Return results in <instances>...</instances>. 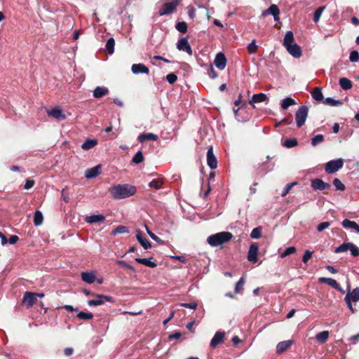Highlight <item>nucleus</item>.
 Wrapping results in <instances>:
<instances>
[{
	"label": "nucleus",
	"instance_id": "29",
	"mask_svg": "<svg viewBox=\"0 0 359 359\" xmlns=\"http://www.w3.org/2000/svg\"><path fill=\"white\" fill-rule=\"evenodd\" d=\"M81 279L86 283L91 284L95 280V276L93 272H83Z\"/></svg>",
	"mask_w": 359,
	"mask_h": 359
},
{
	"label": "nucleus",
	"instance_id": "50",
	"mask_svg": "<svg viewBox=\"0 0 359 359\" xmlns=\"http://www.w3.org/2000/svg\"><path fill=\"white\" fill-rule=\"evenodd\" d=\"M333 184L337 190L344 191L346 189L345 185L338 178L334 179Z\"/></svg>",
	"mask_w": 359,
	"mask_h": 359
},
{
	"label": "nucleus",
	"instance_id": "31",
	"mask_svg": "<svg viewBox=\"0 0 359 359\" xmlns=\"http://www.w3.org/2000/svg\"><path fill=\"white\" fill-rule=\"evenodd\" d=\"M152 258H150V259H145V258H135V261L139 264H143L146 266H148V267H150V268H154L157 266V264L154 262H152L151 259Z\"/></svg>",
	"mask_w": 359,
	"mask_h": 359
},
{
	"label": "nucleus",
	"instance_id": "30",
	"mask_svg": "<svg viewBox=\"0 0 359 359\" xmlns=\"http://www.w3.org/2000/svg\"><path fill=\"white\" fill-rule=\"evenodd\" d=\"M164 184V178L154 179L149 183V187L151 189H160Z\"/></svg>",
	"mask_w": 359,
	"mask_h": 359
},
{
	"label": "nucleus",
	"instance_id": "9",
	"mask_svg": "<svg viewBox=\"0 0 359 359\" xmlns=\"http://www.w3.org/2000/svg\"><path fill=\"white\" fill-rule=\"evenodd\" d=\"M95 299H90L88 301V304L90 306H100L106 302H113V298L110 296L104 294H95Z\"/></svg>",
	"mask_w": 359,
	"mask_h": 359
},
{
	"label": "nucleus",
	"instance_id": "62",
	"mask_svg": "<svg viewBox=\"0 0 359 359\" xmlns=\"http://www.w3.org/2000/svg\"><path fill=\"white\" fill-rule=\"evenodd\" d=\"M19 240V238L18 236L16 235H12L10 238H9V240L8 241V242L11 244V245H13L15 243H17V241Z\"/></svg>",
	"mask_w": 359,
	"mask_h": 359
},
{
	"label": "nucleus",
	"instance_id": "15",
	"mask_svg": "<svg viewBox=\"0 0 359 359\" xmlns=\"http://www.w3.org/2000/svg\"><path fill=\"white\" fill-rule=\"evenodd\" d=\"M224 332H217L210 341V346L213 348H216L219 344L224 341Z\"/></svg>",
	"mask_w": 359,
	"mask_h": 359
},
{
	"label": "nucleus",
	"instance_id": "14",
	"mask_svg": "<svg viewBox=\"0 0 359 359\" xmlns=\"http://www.w3.org/2000/svg\"><path fill=\"white\" fill-rule=\"evenodd\" d=\"M207 163L211 169H215L217 167V160L213 153L212 147H210L208 150Z\"/></svg>",
	"mask_w": 359,
	"mask_h": 359
},
{
	"label": "nucleus",
	"instance_id": "51",
	"mask_svg": "<svg viewBox=\"0 0 359 359\" xmlns=\"http://www.w3.org/2000/svg\"><path fill=\"white\" fill-rule=\"evenodd\" d=\"M324 9H325V7L321 6L315 11L314 14H313V21L315 22H317L319 20Z\"/></svg>",
	"mask_w": 359,
	"mask_h": 359
},
{
	"label": "nucleus",
	"instance_id": "1",
	"mask_svg": "<svg viewBox=\"0 0 359 359\" xmlns=\"http://www.w3.org/2000/svg\"><path fill=\"white\" fill-rule=\"evenodd\" d=\"M137 192L135 186L130 184H117L109 189V193L115 199H122L133 196Z\"/></svg>",
	"mask_w": 359,
	"mask_h": 359
},
{
	"label": "nucleus",
	"instance_id": "57",
	"mask_svg": "<svg viewBox=\"0 0 359 359\" xmlns=\"http://www.w3.org/2000/svg\"><path fill=\"white\" fill-rule=\"evenodd\" d=\"M312 255H313V252H311L310 250H306L304 252V255H303V257H302V262L304 264H306L308 262V261L311 258Z\"/></svg>",
	"mask_w": 359,
	"mask_h": 359
},
{
	"label": "nucleus",
	"instance_id": "23",
	"mask_svg": "<svg viewBox=\"0 0 359 359\" xmlns=\"http://www.w3.org/2000/svg\"><path fill=\"white\" fill-rule=\"evenodd\" d=\"M292 341L290 340L280 341L277 344L276 353L280 354L285 352L288 348L291 346Z\"/></svg>",
	"mask_w": 359,
	"mask_h": 359
},
{
	"label": "nucleus",
	"instance_id": "26",
	"mask_svg": "<svg viewBox=\"0 0 359 359\" xmlns=\"http://www.w3.org/2000/svg\"><path fill=\"white\" fill-rule=\"evenodd\" d=\"M105 220V217L103 215H93L88 216L86 218V222L89 224L97 222H102Z\"/></svg>",
	"mask_w": 359,
	"mask_h": 359
},
{
	"label": "nucleus",
	"instance_id": "38",
	"mask_svg": "<svg viewBox=\"0 0 359 359\" xmlns=\"http://www.w3.org/2000/svg\"><path fill=\"white\" fill-rule=\"evenodd\" d=\"M323 104L332 107H338L343 104L342 102L338 100H334L332 97H327L323 101Z\"/></svg>",
	"mask_w": 359,
	"mask_h": 359
},
{
	"label": "nucleus",
	"instance_id": "34",
	"mask_svg": "<svg viewBox=\"0 0 359 359\" xmlns=\"http://www.w3.org/2000/svg\"><path fill=\"white\" fill-rule=\"evenodd\" d=\"M339 85L344 90H349L352 88V81L347 78H341L339 79Z\"/></svg>",
	"mask_w": 359,
	"mask_h": 359
},
{
	"label": "nucleus",
	"instance_id": "54",
	"mask_svg": "<svg viewBox=\"0 0 359 359\" xmlns=\"http://www.w3.org/2000/svg\"><path fill=\"white\" fill-rule=\"evenodd\" d=\"M116 263H117V264H118L119 266H123V267H124V268H126V269H129V270L132 271L133 273H135V270L134 267H133V266H132L131 265H130V264H127V263H126L125 261H123V260H117V261H116Z\"/></svg>",
	"mask_w": 359,
	"mask_h": 359
},
{
	"label": "nucleus",
	"instance_id": "41",
	"mask_svg": "<svg viewBox=\"0 0 359 359\" xmlns=\"http://www.w3.org/2000/svg\"><path fill=\"white\" fill-rule=\"evenodd\" d=\"M245 283V277H241L236 284V286H235V292L236 293H241L243 292Z\"/></svg>",
	"mask_w": 359,
	"mask_h": 359
},
{
	"label": "nucleus",
	"instance_id": "33",
	"mask_svg": "<svg viewBox=\"0 0 359 359\" xmlns=\"http://www.w3.org/2000/svg\"><path fill=\"white\" fill-rule=\"evenodd\" d=\"M294 39L292 32L287 31L284 36L283 46L286 48L294 43Z\"/></svg>",
	"mask_w": 359,
	"mask_h": 359
},
{
	"label": "nucleus",
	"instance_id": "32",
	"mask_svg": "<svg viewBox=\"0 0 359 359\" xmlns=\"http://www.w3.org/2000/svg\"><path fill=\"white\" fill-rule=\"evenodd\" d=\"M312 97L318 102H321L324 100V97L321 91V88L316 87L311 92Z\"/></svg>",
	"mask_w": 359,
	"mask_h": 359
},
{
	"label": "nucleus",
	"instance_id": "2",
	"mask_svg": "<svg viewBox=\"0 0 359 359\" xmlns=\"http://www.w3.org/2000/svg\"><path fill=\"white\" fill-rule=\"evenodd\" d=\"M233 238V234L229 231H222L208 237V243L212 247L228 243Z\"/></svg>",
	"mask_w": 359,
	"mask_h": 359
},
{
	"label": "nucleus",
	"instance_id": "35",
	"mask_svg": "<svg viewBox=\"0 0 359 359\" xmlns=\"http://www.w3.org/2000/svg\"><path fill=\"white\" fill-rule=\"evenodd\" d=\"M97 141L95 139H88L81 145V148L84 150H88L95 145H97Z\"/></svg>",
	"mask_w": 359,
	"mask_h": 359
},
{
	"label": "nucleus",
	"instance_id": "37",
	"mask_svg": "<svg viewBox=\"0 0 359 359\" xmlns=\"http://www.w3.org/2000/svg\"><path fill=\"white\" fill-rule=\"evenodd\" d=\"M296 102L294 99H292L290 97H287L285 99H283L281 102V107L283 109H287L289 107L295 105Z\"/></svg>",
	"mask_w": 359,
	"mask_h": 359
},
{
	"label": "nucleus",
	"instance_id": "6",
	"mask_svg": "<svg viewBox=\"0 0 359 359\" xmlns=\"http://www.w3.org/2000/svg\"><path fill=\"white\" fill-rule=\"evenodd\" d=\"M309 108L306 105L301 106L295 114V120L298 128H301L308 116Z\"/></svg>",
	"mask_w": 359,
	"mask_h": 359
},
{
	"label": "nucleus",
	"instance_id": "5",
	"mask_svg": "<svg viewBox=\"0 0 359 359\" xmlns=\"http://www.w3.org/2000/svg\"><path fill=\"white\" fill-rule=\"evenodd\" d=\"M344 301L346 302L350 311L352 313H354L356 310L353 308L352 302H357L359 301V287H355L351 292H348L346 295Z\"/></svg>",
	"mask_w": 359,
	"mask_h": 359
},
{
	"label": "nucleus",
	"instance_id": "43",
	"mask_svg": "<svg viewBox=\"0 0 359 359\" xmlns=\"http://www.w3.org/2000/svg\"><path fill=\"white\" fill-rule=\"evenodd\" d=\"M175 28L180 33L184 34L187 32V24L184 21L178 22L175 25Z\"/></svg>",
	"mask_w": 359,
	"mask_h": 359
},
{
	"label": "nucleus",
	"instance_id": "39",
	"mask_svg": "<svg viewBox=\"0 0 359 359\" xmlns=\"http://www.w3.org/2000/svg\"><path fill=\"white\" fill-rule=\"evenodd\" d=\"M115 41L113 38H109L106 43L105 48L107 53L111 55L114 51Z\"/></svg>",
	"mask_w": 359,
	"mask_h": 359
},
{
	"label": "nucleus",
	"instance_id": "28",
	"mask_svg": "<svg viewBox=\"0 0 359 359\" xmlns=\"http://www.w3.org/2000/svg\"><path fill=\"white\" fill-rule=\"evenodd\" d=\"M108 93L109 90L107 88L97 86L93 91V96L95 98H100L108 94Z\"/></svg>",
	"mask_w": 359,
	"mask_h": 359
},
{
	"label": "nucleus",
	"instance_id": "7",
	"mask_svg": "<svg viewBox=\"0 0 359 359\" xmlns=\"http://www.w3.org/2000/svg\"><path fill=\"white\" fill-rule=\"evenodd\" d=\"M343 165V159L339 158L337 160H332L326 163L325 170L327 173L332 174L341 169Z\"/></svg>",
	"mask_w": 359,
	"mask_h": 359
},
{
	"label": "nucleus",
	"instance_id": "59",
	"mask_svg": "<svg viewBox=\"0 0 359 359\" xmlns=\"http://www.w3.org/2000/svg\"><path fill=\"white\" fill-rule=\"evenodd\" d=\"M146 229L148 234L153 240L157 241L158 243H162V241L160 239V238L158 237L156 234H154L147 226Z\"/></svg>",
	"mask_w": 359,
	"mask_h": 359
},
{
	"label": "nucleus",
	"instance_id": "64",
	"mask_svg": "<svg viewBox=\"0 0 359 359\" xmlns=\"http://www.w3.org/2000/svg\"><path fill=\"white\" fill-rule=\"evenodd\" d=\"M325 269L329 271L331 273H337V270L333 266H331V265H327L325 266Z\"/></svg>",
	"mask_w": 359,
	"mask_h": 359
},
{
	"label": "nucleus",
	"instance_id": "22",
	"mask_svg": "<svg viewBox=\"0 0 359 359\" xmlns=\"http://www.w3.org/2000/svg\"><path fill=\"white\" fill-rule=\"evenodd\" d=\"M318 282L320 283L327 284L335 290H339V284H338L337 282L332 278L321 277L318 279Z\"/></svg>",
	"mask_w": 359,
	"mask_h": 359
},
{
	"label": "nucleus",
	"instance_id": "56",
	"mask_svg": "<svg viewBox=\"0 0 359 359\" xmlns=\"http://www.w3.org/2000/svg\"><path fill=\"white\" fill-rule=\"evenodd\" d=\"M166 80L169 83L173 84L177 80V76L174 73H170L166 76Z\"/></svg>",
	"mask_w": 359,
	"mask_h": 359
},
{
	"label": "nucleus",
	"instance_id": "49",
	"mask_svg": "<svg viewBox=\"0 0 359 359\" xmlns=\"http://www.w3.org/2000/svg\"><path fill=\"white\" fill-rule=\"evenodd\" d=\"M324 141V136L321 134H318L315 135L311 139V144L313 146H316L318 144L321 143Z\"/></svg>",
	"mask_w": 359,
	"mask_h": 359
},
{
	"label": "nucleus",
	"instance_id": "40",
	"mask_svg": "<svg viewBox=\"0 0 359 359\" xmlns=\"http://www.w3.org/2000/svg\"><path fill=\"white\" fill-rule=\"evenodd\" d=\"M43 215L39 210H36L34 215V224L35 226H39L43 222Z\"/></svg>",
	"mask_w": 359,
	"mask_h": 359
},
{
	"label": "nucleus",
	"instance_id": "44",
	"mask_svg": "<svg viewBox=\"0 0 359 359\" xmlns=\"http://www.w3.org/2000/svg\"><path fill=\"white\" fill-rule=\"evenodd\" d=\"M128 233V229L126 226L119 225L112 230L111 234L116 235L119 233Z\"/></svg>",
	"mask_w": 359,
	"mask_h": 359
},
{
	"label": "nucleus",
	"instance_id": "60",
	"mask_svg": "<svg viewBox=\"0 0 359 359\" xmlns=\"http://www.w3.org/2000/svg\"><path fill=\"white\" fill-rule=\"evenodd\" d=\"M330 224L328 222H321L320 224H319L318 225L317 230L318 231H322L326 229L327 228H328L330 226Z\"/></svg>",
	"mask_w": 359,
	"mask_h": 359
},
{
	"label": "nucleus",
	"instance_id": "24",
	"mask_svg": "<svg viewBox=\"0 0 359 359\" xmlns=\"http://www.w3.org/2000/svg\"><path fill=\"white\" fill-rule=\"evenodd\" d=\"M269 98L264 93H258L254 94L252 97L251 100L250 101V104H252L253 103H259L262 102L268 101Z\"/></svg>",
	"mask_w": 359,
	"mask_h": 359
},
{
	"label": "nucleus",
	"instance_id": "19",
	"mask_svg": "<svg viewBox=\"0 0 359 359\" xmlns=\"http://www.w3.org/2000/svg\"><path fill=\"white\" fill-rule=\"evenodd\" d=\"M101 168L100 165H97L95 167L87 169L85 172V177L88 179L96 177L100 174Z\"/></svg>",
	"mask_w": 359,
	"mask_h": 359
},
{
	"label": "nucleus",
	"instance_id": "21",
	"mask_svg": "<svg viewBox=\"0 0 359 359\" xmlns=\"http://www.w3.org/2000/svg\"><path fill=\"white\" fill-rule=\"evenodd\" d=\"M136 238L144 249L147 250L151 247V244L145 237L143 236L140 230H137Z\"/></svg>",
	"mask_w": 359,
	"mask_h": 359
},
{
	"label": "nucleus",
	"instance_id": "61",
	"mask_svg": "<svg viewBox=\"0 0 359 359\" xmlns=\"http://www.w3.org/2000/svg\"><path fill=\"white\" fill-rule=\"evenodd\" d=\"M34 184H35L34 180H31V179H27V180H26L25 183L24 184V189H29L32 187H33Z\"/></svg>",
	"mask_w": 359,
	"mask_h": 359
},
{
	"label": "nucleus",
	"instance_id": "36",
	"mask_svg": "<svg viewBox=\"0 0 359 359\" xmlns=\"http://www.w3.org/2000/svg\"><path fill=\"white\" fill-rule=\"evenodd\" d=\"M329 332L328 331H323L318 333L316 336V339L321 344L325 343L329 338Z\"/></svg>",
	"mask_w": 359,
	"mask_h": 359
},
{
	"label": "nucleus",
	"instance_id": "63",
	"mask_svg": "<svg viewBox=\"0 0 359 359\" xmlns=\"http://www.w3.org/2000/svg\"><path fill=\"white\" fill-rule=\"evenodd\" d=\"M59 309H64L67 310L69 311H78V308H74L71 305H65V306H62L61 307H59Z\"/></svg>",
	"mask_w": 359,
	"mask_h": 359
},
{
	"label": "nucleus",
	"instance_id": "58",
	"mask_svg": "<svg viewBox=\"0 0 359 359\" xmlns=\"http://www.w3.org/2000/svg\"><path fill=\"white\" fill-rule=\"evenodd\" d=\"M180 306L187 309H196L198 306V304L196 302L182 303Z\"/></svg>",
	"mask_w": 359,
	"mask_h": 359
},
{
	"label": "nucleus",
	"instance_id": "20",
	"mask_svg": "<svg viewBox=\"0 0 359 359\" xmlns=\"http://www.w3.org/2000/svg\"><path fill=\"white\" fill-rule=\"evenodd\" d=\"M48 115L56 118L58 121H62L66 118V115L59 108L53 109L48 111Z\"/></svg>",
	"mask_w": 359,
	"mask_h": 359
},
{
	"label": "nucleus",
	"instance_id": "47",
	"mask_svg": "<svg viewBox=\"0 0 359 359\" xmlns=\"http://www.w3.org/2000/svg\"><path fill=\"white\" fill-rule=\"evenodd\" d=\"M77 317L81 320H88L93 318V315L91 313L81 311L78 313Z\"/></svg>",
	"mask_w": 359,
	"mask_h": 359
},
{
	"label": "nucleus",
	"instance_id": "13",
	"mask_svg": "<svg viewBox=\"0 0 359 359\" xmlns=\"http://www.w3.org/2000/svg\"><path fill=\"white\" fill-rule=\"evenodd\" d=\"M279 14H280V10L277 5L272 4L269 6V8L264 11L262 13V16H266L268 15H273L274 20L277 21L279 20Z\"/></svg>",
	"mask_w": 359,
	"mask_h": 359
},
{
	"label": "nucleus",
	"instance_id": "42",
	"mask_svg": "<svg viewBox=\"0 0 359 359\" xmlns=\"http://www.w3.org/2000/svg\"><path fill=\"white\" fill-rule=\"evenodd\" d=\"M144 156L141 151H138L133 157L132 163L134 164H139L144 161Z\"/></svg>",
	"mask_w": 359,
	"mask_h": 359
},
{
	"label": "nucleus",
	"instance_id": "3",
	"mask_svg": "<svg viewBox=\"0 0 359 359\" xmlns=\"http://www.w3.org/2000/svg\"><path fill=\"white\" fill-rule=\"evenodd\" d=\"M348 250H350L351 255L353 257H356L359 256V248L357 247L354 243H351V242L343 243L339 246L337 247L334 249V252L335 253H341V252H346Z\"/></svg>",
	"mask_w": 359,
	"mask_h": 359
},
{
	"label": "nucleus",
	"instance_id": "16",
	"mask_svg": "<svg viewBox=\"0 0 359 359\" xmlns=\"http://www.w3.org/2000/svg\"><path fill=\"white\" fill-rule=\"evenodd\" d=\"M215 65L220 70L225 68L226 65V58L223 53L220 52L216 55Z\"/></svg>",
	"mask_w": 359,
	"mask_h": 359
},
{
	"label": "nucleus",
	"instance_id": "25",
	"mask_svg": "<svg viewBox=\"0 0 359 359\" xmlns=\"http://www.w3.org/2000/svg\"><path fill=\"white\" fill-rule=\"evenodd\" d=\"M137 139L140 142L142 143L147 140L156 141L158 140V136L151 133H142L138 136Z\"/></svg>",
	"mask_w": 359,
	"mask_h": 359
},
{
	"label": "nucleus",
	"instance_id": "17",
	"mask_svg": "<svg viewBox=\"0 0 359 359\" xmlns=\"http://www.w3.org/2000/svg\"><path fill=\"white\" fill-rule=\"evenodd\" d=\"M286 49L291 55L296 58L300 57L302 55L301 47L295 43L286 47Z\"/></svg>",
	"mask_w": 359,
	"mask_h": 359
},
{
	"label": "nucleus",
	"instance_id": "8",
	"mask_svg": "<svg viewBox=\"0 0 359 359\" xmlns=\"http://www.w3.org/2000/svg\"><path fill=\"white\" fill-rule=\"evenodd\" d=\"M37 302L36 292H25L21 304H25L27 308L32 307Z\"/></svg>",
	"mask_w": 359,
	"mask_h": 359
},
{
	"label": "nucleus",
	"instance_id": "55",
	"mask_svg": "<svg viewBox=\"0 0 359 359\" xmlns=\"http://www.w3.org/2000/svg\"><path fill=\"white\" fill-rule=\"evenodd\" d=\"M349 60L353 62H355L359 60V53L357 50H353L350 53Z\"/></svg>",
	"mask_w": 359,
	"mask_h": 359
},
{
	"label": "nucleus",
	"instance_id": "4",
	"mask_svg": "<svg viewBox=\"0 0 359 359\" xmlns=\"http://www.w3.org/2000/svg\"><path fill=\"white\" fill-rule=\"evenodd\" d=\"M180 1L181 0H171L170 1L165 2L159 9V15H165L174 13Z\"/></svg>",
	"mask_w": 359,
	"mask_h": 359
},
{
	"label": "nucleus",
	"instance_id": "11",
	"mask_svg": "<svg viewBox=\"0 0 359 359\" xmlns=\"http://www.w3.org/2000/svg\"><path fill=\"white\" fill-rule=\"evenodd\" d=\"M177 48L179 50L184 51L189 55H193V51L190 44L189 43L187 37H184L180 39L177 43Z\"/></svg>",
	"mask_w": 359,
	"mask_h": 359
},
{
	"label": "nucleus",
	"instance_id": "52",
	"mask_svg": "<svg viewBox=\"0 0 359 359\" xmlns=\"http://www.w3.org/2000/svg\"><path fill=\"white\" fill-rule=\"evenodd\" d=\"M248 51L250 54L255 53L257 51V46L256 45L255 40H253L248 46Z\"/></svg>",
	"mask_w": 359,
	"mask_h": 359
},
{
	"label": "nucleus",
	"instance_id": "53",
	"mask_svg": "<svg viewBox=\"0 0 359 359\" xmlns=\"http://www.w3.org/2000/svg\"><path fill=\"white\" fill-rule=\"evenodd\" d=\"M297 184V182H292V183H289L287 184L283 189V191L281 194V196L283 197L285 196L292 189V188L295 185Z\"/></svg>",
	"mask_w": 359,
	"mask_h": 359
},
{
	"label": "nucleus",
	"instance_id": "48",
	"mask_svg": "<svg viewBox=\"0 0 359 359\" xmlns=\"http://www.w3.org/2000/svg\"><path fill=\"white\" fill-rule=\"evenodd\" d=\"M296 248L294 247V246H290V247H288L283 252H282L280 254V257L281 258H284V257H286L287 256L290 255H292V254H294L296 252Z\"/></svg>",
	"mask_w": 359,
	"mask_h": 359
},
{
	"label": "nucleus",
	"instance_id": "27",
	"mask_svg": "<svg viewBox=\"0 0 359 359\" xmlns=\"http://www.w3.org/2000/svg\"><path fill=\"white\" fill-rule=\"evenodd\" d=\"M341 224L345 229H353L357 233H359V225L355 222L346 219L342 222Z\"/></svg>",
	"mask_w": 359,
	"mask_h": 359
},
{
	"label": "nucleus",
	"instance_id": "18",
	"mask_svg": "<svg viewBox=\"0 0 359 359\" xmlns=\"http://www.w3.org/2000/svg\"><path fill=\"white\" fill-rule=\"evenodd\" d=\"M131 71L135 74L149 73V68L142 63L133 64L131 67Z\"/></svg>",
	"mask_w": 359,
	"mask_h": 359
},
{
	"label": "nucleus",
	"instance_id": "12",
	"mask_svg": "<svg viewBox=\"0 0 359 359\" xmlns=\"http://www.w3.org/2000/svg\"><path fill=\"white\" fill-rule=\"evenodd\" d=\"M259 246L257 243H253L250 245L248 252V260L252 263H256L258 260Z\"/></svg>",
	"mask_w": 359,
	"mask_h": 359
},
{
	"label": "nucleus",
	"instance_id": "10",
	"mask_svg": "<svg viewBox=\"0 0 359 359\" xmlns=\"http://www.w3.org/2000/svg\"><path fill=\"white\" fill-rule=\"evenodd\" d=\"M311 186L314 190L320 191L330 189L331 188V185L329 183L325 182L323 180L319 178L312 180Z\"/></svg>",
	"mask_w": 359,
	"mask_h": 359
},
{
	"label": "nucleus",
	"instance_id": "45",
	"mask_svg": "<svg viewBox=\"0 0 359 359\" xmlns=\"http://www.w3.org/2000/svg\"><path fill=\"white\" fill-rule=\"evenodd\" d=\"M298 144V142L295 138H290L287 139L283 143V145L287 148H292Z\"/></svg>",
	"mask_w": 359,
	"mask_h": 359
},
{
	"label": "nucleus",
	"instance_id": "46",
	"mask_svg": "<svg viewBox=\"0 0 359 359\" xmlns=\"http://www.w3.org/2000/svg\"><path fill=\"white\" fill-rule=\"evenodd\" d=\"M262 236V227L258 226L252 229L250 237L254 239L259 238Z\"/></svg>",
	"mask_w": 359,
	"mask_h": 359
}]
</instances>
